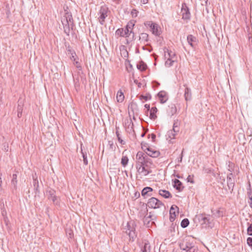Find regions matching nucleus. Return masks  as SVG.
Masks as SVG:
<instances>
[{"label": "nucleus", "mask_w": 252, "mask_h": 252, "mask_svg": "<svg viewBox=\"0 0 252 252\" xmlns=\"http://www.w3.org/2000/svg\"><path fill=\"white\" fill-rule=\"evenodd\" d=\"M68 7L64 9L65 13L61 20L63 31L67 35H69L71 30H73L75 27L74 20L71 13L67 11Z\"/></svg>", "instance_id": "1"}, {"label": "nucleus", "mask_w": 252, "mask_h": 252, "mask_svg": "<svg viewBox=\"0 0 252 252\" xmlns=\"http://www.w3.org/2000/svg\"><path fill=\"white\" fill-rule=\"evenodd\" d=\"M136 224L133 220H130L127 222L126 225L124 228L125 232L129 237L130 240L134 241L137 237L136 232L135 231Z\"/></svg>", "instance_id": "2"}, {"label": "nucleus", "mask_w": 252, "mask_h": 252, "mask_svg": "<svg viewBox=\"0 0 252 252\" xmlns=\"http://www.w3.org/2000/svg\"><path fill=\"white\" fill-rule=\"evenodd\" d=\"M48 199L51 200L54 205H60V197L56 195V191L52 188L48 189L46 191Z\"/></svg>", "instance_id": "3"}, {"label": "nucleus", "mask_w": 252, "mask_h": 252, "mask_svg": "<svg viewBox=\"0 0 252 252\" xmlns=\"http://www.w3.org/2000/svg\"><path fill=\"white\" fill-rule=\"evenodd\" d=\"M145 26L149 27L152 33L156 36H159L161 34L160 31L159 30L160 27L156 23L152 21H146L144 23Z\"/></svg>", "instance_id": "4"}, {"label": "nucleus", "mask_w": 252, "mask_h": 252, "mask_svg": "<svg viewBox=\"0 0 252 252\" xmlns=\"http://www.w3.org/2000/svg\"><path fill=\"white\" fill-rule=\"evenodd\" d=\"M147 206L150 208L158 209L161 206L164 207V204L158 198L152 197L149 199Z\"/></svg>", "instance_id": "5"}, {"label": "nucleus", "mask_w": 252, "mask_h": 252, "mask_svg": "<svg viewBox=\"0 0 252 252\" xmlns=\"http://www.w3.org/2000/svg\"><path fill=\"white\" fill-rule=\"evenodd\" d=\"M181 13L182 19L188 21L191 19V13L190 12L189 8L187 6V4L184 2L182 3L181 7Z\"/></svg>", "instance_id": "6"}, {"label": "nucleus", "mask_w": 252, "mask_h": 252, "mask_svg": "<svg viewBox=\"0 0 252 252\" xmlns=\"http://www.w3.org/2000/svg\"><path fill=\"white\" fill-rule=\"evenodd\" d=\"M109 12L108 7L105 5H102L100 7L99 11V22L101 25H103L105 22V18L108 16V13Z\"/></svg>", "instance_id": "7"}, {"label": "nucleus", "mask_w": 252, "mask_h": 252, "mask_svg": "<svg viewBox=\"0 0 252 252\" xmlns=\"http://www.w3.org/2000/svg\"><path fill=\"white\" fill-rule=\"evenodd\" d=\"M198 219L202 225L205 224L206 227H211L210 225V219L203 214H199Z\"/></svg>", "instance_id": "8"}, {"label": "nucleus", "mask_w": 252, "mask_h": 252, "mask_svg": "<svg viewBox=\"0 0 252 252\" xmlns=\"http://www.w3.org/2000/svg\"><path fill=\"white\" fill-rule=\"evenodd\" d=\"M126 36H124L126 38V44H129L135 39V34L133 31H129L127 29H126Z\"/></svg>", "instance_id": "9"}, {"label": "nucleus", "mask_w": 252, "mask_h": 252, "mask_svg": "<svg viewBox=\"0 0 252 252\" xmlns=\"http://www.w3.org/2000/svg\"><path fill=\"white\" fill-rule=\"evenodd\" d=\"M145 155H146L142 152L139 151L137 152L136 156V167H137V166H138L139 164L141 165L142 163L145 162Z\"/></svg>", "instance_id": "10"}, {"label": "nucleus", "mask_w": 252, "mask_h": 252, "mask_svg": "<svg viewBox=\"0 0 252 252\" xmlns=\"http://www.w3.org/2000/svg\"><path fill=\"white\" fill-rule=\"evenodd\" d=\"M65 47L68 54H70V60L72 61H75L77 55L75 51L71 48L69 43H65Z\"/></svg>", "instance_id": "11"}, {"label": "nucleus", "mask_w": 252, "mask_h": 252, "mask_svg": "<svg viewBox=\"0 0 252 252\" xmlns=\"http://www.w3.org/2000/svg\"><path fill=\"white\" fill-rule=\"evenodd\" d=\"M180 248L183 251H185L187 252H190V250L193 248V244L189 241L186 242V243H180L179 245Z\"/></svg>", "instance_id": "12"}, {"label": "nucleus", "mask_w": 252, "mask_h": 252, "mask_svg": "<svg viewBox=\"0 0 252 252\" xmlns=\"http://www.w3.org/2000/svg\"><path fill=\"white\" fill-rule=\"evenodd\" d=\"M153 191V188L150 187H145L141 191V195L144 198H147L152 195V192Z\"/></svg>", "instance_id": "13"}, {"label": "nucleus", "mask_w": 252, "mask_h": 252, "mask_svg": "<svg viewBox=\"0 0 252 252\" xmlns=\"http://www.w3.org/2000/svg\"><path fill=\"white\" fill-rule=\"evenodd\" d=\"M164 51L165 53L164 57L171 60H176V54L174 52L168 50L167 48H164Z\"/></svg>", "instance_id": "14"}, {"label": "nucleus", "mask_w": 252, "mask_h": 252, "mask_svg": "<svg viewBox=\"0 0 252 252\" xmlns=\"http://www.w3.org/2000/svg\"><path fill=\"white\" fill-rule=\"evenodd\" d=\"M157 95L161 103H164L168 100L167 93L164 91H160Z\"/></svg>", "instance_id": "15"}, {"label": "nucleus", "mask_w": 252, "mask_h": 252, "mask_svg": "<svg viewBox=\"0 0 252 252\" xmlns=\"http://www.w3.org/2000/svg\"><path fill=\"white\" fill-rule=\"evenodd\" d=\"M174 184L173 185L174 188H175L178 191H182L184 189V187L182 183L178 179H175L173 181Z\"/></svg>", "instance_id": "16"}, {"label": "nucleus", "mask_w": 252, "mask_h": 252, "mask_svg": "<svg viewBox=\"0 0 252 252\" xmlns=\"http://www.w3.org/2000/svg\"><path fill=\"white\" fill-rule=\"evenodd\" d=\"M187 41L189 44L192 48H194L195 44L197 42L196 37L192 34H189L187 36Z\"/></svg>", "instance_id": "17"}, {"label": "nucleus", "mask_w": 252, "mask_h": 252, "mask_svg": "<svg viewBox=\"0 0 252 252\" xmlns=\"http://www.w3.org/2000/svg\"><path fill=\"white\" fill-rule=\"evenodd\" d=\"M146 155L152 158H157L160 155V152L158 151L155 150L150 147V149L146 152Z\"/></svg>", "instance_id": "18"}, {"label": "nucleus", "mask_w": 252, "mask_h": 252, "mask_svg": "<svg viewBox=\"0 0 252 252\" xmlns=\"http://www.w3.org/2000/svg\"><path fill=\"white\" fill-rule=\"evenodd\" d=\"M133 126V123L130 117L125 119L124 126L126 128L129 129L130 130H134Z\"/></svg>", "instance_id": "19"}, {"label": "nucleus", "mask_w": 252, "mask_h": 252, "mask_svg": "<svg viewBox=\"0 0 252 252\" xmlns=\"http://www.w3.org/2000/svg\"><path fill=\"white\" fill-rule=\"evenodd\" d=\"M185 87L184 96L186 101H189L191 99V92L189 88L187 87L186 84L184 85Z\"/></svg>", "instance_id": "20"}, {"label": "nucleus", "mask_w": 252, "mask_h": 252, "mask_svg": "<svg viewBox=\"0 0 252 252\" xmlns=\"http://www.w3.org/2000/svg\"><path fill=\"white\" fill-rule=\"evenodd\" d=\"M17 173H18V171H16V173L13 174L12 175V179L11 181V186L13 187V190H16L17 189Z\"/></svg>", "instance_id": "21"}, {"label": "nucleus", "mask_w": 252, "mask_h": 252, "mask_svg": "<svg viewBox=\"0 0 252 252\" xmlns=\"http://www.w3.org/2000/svg\"><path fill=\"white\" fill-rule=\"evenodd\" d=\"M226 180L228 188L229 190H230V192H232L235 186V178H230L229 177V178H226Z\"/></svg>", "instance_id": "22"}, {"label": "nucleus", "mask_w": 252, "mask_h": 252, "mask_svg": "<svg viewBox=\"0 0 252 252\" xmlns=\"http://www.w3.org/2000/svg\"><path fill=\"white\" fill-rule=\"evenodd\" d=\"M159 194L164 198H170L172 197L171 193L165 189H159L158 191Z\"/></svg>", "instance_id": "23"}, {"label": "nucleus", "mask_w": 252, "mask_h": 252, "mask_svg": "<svg viewBox=\"0 0 252 252\" xmlns=\"http://www.w3.org/2000/svg\"><path fill=\"white\" fill-rule=\"evenodd\" d=\"M151 168H146L145 167H141L140 169L139 170H137V171L139 173H142L144 176H147L148 174L152 173V171L150 169Z\"/></svg>", "instance_id": "24"}, {"label": "nucleus", "mask_w": 252, "mask_h": 252, "mask_svg": "<svg viewBox=\"0 0 252 252\" xmlns=\"http://www.w3.org/2000/svg\"><path fill=\"white\" fill-rule=\"evenodd\" d=\"M33 185L34 187V193L36 195L39 194L40 191L39 189V183L37 178H33Z\"/></svg>", "instance_id": "25"}, {"label": "nucleus", "mask_w": 252, "mask_h": 252, "mask_svg": "<svg viewBox=\"0 0 252 252\" xmlns=\"http://www.w3.org/2000/svg\"><path fill=\"white\" fill-rule=\"evenodd\" d=\"M211 212L213 215L217 218H220L222 217L223 215V212L220 208L218 209H212Z\"/></svg>", "instance_id": "26"}, {"label": "nucleus", "mask_w": 252, "mask_h": 252, "mask_svg": "<svg viewBox=\"0 0 252 252\" xmlns=\"http://www.w3.org/2000/svg\"><path fill=\"white\" fill-rule=\"evenodd\" d=\"M169 109L168 110V114L169 115L172 116L175 114L177 112V108L174 104H171L168 106Z\"/></svg>", "instance_id": "27"}, {"label": "nucleus", "mask_w": 252, "mask_h": 252, "mask_svg": "<svg viewBox=\"0 0 252 252\" xmlns=\"http://www.w3.org/2000/svg\"><path fill=\"white\" fill-rule=\"evenodd\" d=\"M170 215L176 216L179 214V208L175 205L171 206L169 212Z\"/></svg>", "instance_id": "28"}, {"label": "nucleus", "mask_w": 252, "mask_h": 252, "mask_svg": "<svg viewBox=\"0 0 252 252\" xmlns=\"http://www.w3.org/2000/svg\"><path fill=\"white\" fill-rule=\"evenodd\" d=\"M158 109L157 107H152V108L150 110V118L152 120H155L157 116L156 115V113L157 112Z\"/></svg>", "instance_id": "29"}, {"label": "nucleus", "mask_w": 252, "mask_h": 252, "mask_svg": "<svg viewBox=\"0 0 252 252\" xmlns=\"http://www.w3.org/2000/svg\"><path fill=\"white\" fill-rule=\"evenodd\" d=\"M137 68L141 71H144L146 70L147 68V64L142 61H141L137 64Z\"/></svg>", "instance_id": "30"}, {"label": "nucleus", "mask_w": 252, "mask_h": 252, "mask_svg": "<svg viewBox=\"0 0 252 252\" xmlns=\"http://www.w3.org/2000/svg\"><path fill=\"white\" fill-rule=\"evenodd\" d=\"M116 97L118 102H122L124 101L125 96L122 90H120L118 91Z\"/></svg>", "instance_id": "31"}, {"label": "nucleus", "mask_w": 252, "mask_h": 252, "mask_svg": "<svg viewBox=\"0 0 252 252\" xmlns=\"http://www.w3.org/2000/svg\"><path fill=\"white\" fill-rule=\"evenodd\" d=\"M126 29L125 28H119L116 31V35L121 37H124L126 36Z\"/></svg>", "instance_id": "32"}, {"label": "nucleus", "mask_w": 252, "mask_h": 252, "mask_svg": "<svg viewBox=\"0 0 252 252\" xmlns=\"http://www.w3.org/2000/svg\"><path fill=\"white\" fill-rule=\"evenodd\" d=\"M139 40H141V41L145 42H147L149 41V35L147 33L143 32L141 33L139 36Z\"/></svg>", "instance_id": "33"}, {"label": "nucleus", "mask_w": 252, "mask_h": 252, "mask_svg": "<svg viewBox=\"0 0 252 252\" xmlns=\"http://www.w3.org/2000/svg\"><path fill=\"white\" fill-rule=\"evenodd\" d=\"M116 135H117V139L119 141V142L121 143V144L122 145H125L126 144V142L125 141H124L122 138H121V134H120L119 132V127L116 126Z\"/></svg>", "instance_id": "34"}, {"label": "nucleus", "mask_w": 252, "mask_h": 252, "mask_svg": "<svg viewBox=\"0 0 252 252\" xmlns=\"http://www.w3.org/2000/svg\"><path fill=\"white\" fill-rule=\"evenodd\" d=\"M177 134H176L174 131H172V130H170L168 131L167 133V139H170L169 141H170L172 139H174L175 138V136Z\"/></svg>", "instance_id": "35"}, {"label": "nucleus", "mask_w": 252, "mask_h": 252, "mask_svg": "<svg viewBox=\"0 0 252 252\" xmlns=\"http://www.w3.org/2000/svg\"><path fill=\"white\" fill-rule=\"evenodd\" d=\"M139 98L141 100L144 99L145 101H147L152 99V95L149 93H148L146 94V95H140L139 96Z\"/></svg>", "instance_id": "36"}, {"label": "nucleus", "mask_w": 252, "mask_h": 252, "mask_svg": "<svg viewBox=\"0 0 252 252\" xmlns=\"http://www.w3.org/2000/svg\"><path fill=\"white\" fill-rule=\"evenodd\" d=\"M81 152L82 155V157L83 158V162L85 165H87L88 164V161L87 159V153L85 152H83V149H82V144H81Z\"/></svg>", "instance_id": "37"}, {"label": "nucleus", "mask_w": 252, "mask_h": 252, "mask_svg": "<svg viewBox=\"0 0 252 252\" xmlns=\"http://www.w3.org/2000/svg\"><path fill=\"white\" fill-rule=\"evenodd\" d=\"M135 25V22L133 21H130L126 26L125 27V29H127L129 31H133V27Z\"/></svg>", "instance_id": "38"}, {"label": "nucleus", "mask_w": 252, "mask_h": 252, "mask_svg": "<svg viewBox=\"0 0 252 252\" xmlns=\"http://www.w3.org/2000/svg\"><path fill=\"white\" fill-rule=\"evenodd\" d=\"M167 61L165 63V65L166 67H169L173 65V63L177 62V60H171L167 58Z\"/></svg>", "instance_id": "39"}, {"label": "nucleus", "mask_w": 252, "mask_h": 252, "mask_svg": "<svg viewBox=\"0 0 252 252\" xmlns=\"http://www.w3.org/2000/svg\"><path fill=\"white\" fill-rule=\"evenodd\" d=\"M227 164H228V170L230 172H233L235 168V164L230 161H228Z\"/></svg>", "instance_id": "40"}, {"label": "nucleus", "mask_w": 252, "mask_h": 252, "mask_svg": "<svg viewBox=\"0 0 252 252\" xmlns=\"http://www.w3.org/2000/svg\"><path fill=\"white\" fill-rule=\"evenodd\" d=\"M189 220L188 219L186 218L182 220L181 223V226L182 228H184L187 227L189 225Z\"/></svg>", "instance_id": "41"}, {"label": "nucleus", "mask_w": 252, "mask_h": 252, "mask_svg": "<svg viewBox=\"0 0 252 252\" xmlns=\"http://www.w3.org/2000/svg\"><path fill=\"white\" fill-rule=\"evenodd\" d=\"M128 162V158L127 156H123L121 159V164L124 167H126Z\"/></svg>", "instance_id": "42"}, {"label": "nucleus", "mask_w": 252, "mask_h": 252, "mask_svg": "<svg viewBox=\"0 0 252 252\" xmlns=\"http://www.w3.org/2000/svg\"><path fill=\"white\" fill-rule=\"evenodd\" d=\"M141 145L142 150L144 151L145 152H146V151L150 149V147L149 146L148 144L146 142H141Z\"/></svg>", "instance_id": "43"}, {"label": "nucleus", "mask_w": 252, "mask_h": 252, "mask_svg": "<svg viewBox=\"0 0 252 252\" xmlns=\"http://www.w3.org/2000/svg\"><path fill=\"white\" fill-rule=\"evenodd\" d=\"M179 127L178 126V122H175L173 124V128L171 129L174 131L176 134L179 131Z\"/></svg>", "instance_id": "44"}, {"label": "nucleus", "mask_w": 252, "mask_h": 252, "mask_svg": "<svg viewBox=\"0 0 252 252\" xmlns=\"http://www.w3.org/2000/svg\"><path fill=\"white\" fill-rule=\"evenodd\" d=\"M145 162L146 163H147V164H148L151 166L153 165L152 160L148 157V156L146 155H145Z\"/></svg>", "instance_id": "45"}, {"label": "nucleus", "mask_w": 252, "mask_h": 252, "mask_svg": "<svg viewBox=\"0 0 252 252\" xmlns=\"http://www.w3.org/2000/svg\"><path fill=\"white\" fill-rule=\"evenodd\" d=\"M148 250L150 251V246L149 243H145L144 247L142 248L141 251L142 252H147Z\"/></svg>", "instance_id": "46"}, {"label": "nucleus", "mask_w": 252, "mask_h": 252, "mask_svg": "<svg viewBox=\"0 0 252 252\" xmlns=\"http://www.w3.org/2000/svg\"><path fill=\"white\" fill-rule=\"evenodd\" d=\"M77 59H76L75 60V61H74V65L76 66V67L79 70H82V66L80 64V63H79V62L78 61V58L77 57Z\"/></svg>", "instance_id": "47"}, {"label": "nucleus", "mask_w": 252, "mask_h": 252, "mask_svg": "<svg viewBox=\"0 0 252 252\" xmlns=\"http://www.w3.org/2000/svg\"><path fill=\"white\" fill-rule=\"evenodd\" d=\"M247 233L249 235L252 236V223H248Z\"/></svg>", "instance_id": "48"}, {"label": "nucleus", "mask_w": 252, "mask_h": 252, "mask_svg": "<svg viewBox=\"0 0 252 252\" xmlns=\"http://www.w3.org/2000/svg\"><path fill=\"white\" fill-rule=\"evenodd\" d=\"M204 171L205 173L207 174H212L214 176H215L214 173V171L211 168H206L204 169Z\"/></svg>", "instance_id": "49"}, {"label": "nucleus", "mask_w": 252, "mask_h": 252, "mask_svg": "<svg viewBox=\"0 0 252 252\" xmlns=\"http://www.w3.org/2000/svg\"><path fill=\"white\" fill-rule=\"evenodd\" d=\"M141 167H145L146 168H151V166L148 164H147V163H146L145 162H143L141 165H140V164H139V166H137V167H136L137 170H139L140 169V168H141Z\"/></svg>", "instance_id": "50"}, {"label": "nucleus", "mask_w": 252, "mask_h": 252, "mask_svg": "<svg viewBox=\"0 0 252 252\" xmlns=\"http://www.w3.org/2000/svg\"><path fill=\"white\" fill-rule=\"evenodd\" d=\"M23 108V104L22 102L18 101L17 106V112H22Z\"/></svg>", "instance_id": "51"}, {"label": "nucleus", "mask_w": 252, "mask_h": 252, "mask_svg": "<svg viewBox=\"0 0 252 252\" xmlns=\"http://www.w3.org/2000/svg\"><path fill=\"white\" fill-rule=\"evenodd\" d=\"M139 13L138 11L135 9H133L131 11V15L132 17H136L137 16L138 13Z\"/></svg>", "instance_id": "52"}, {"label": "nucleus", "mask_w": 252, "mask_h": 252, "mask_svg": "<svg viewBox=\"0 0 252 252\" xmlns=\"http://www.w3.org/2000/svg\"><path fill=\"white\" fill-rule=\"evenodd\" d=\"M1 215L3 217H5L7 219V212H6V211L5 209V208H1Z\"/></svg>", "instance_id": "53"}, {"label": "nucleus", "mask_w": 252, "mask_h": 252, "mask_svg": "<svg viewBox=\"0 0 252 252\" xmlns=\"http://www.w3.org/2000/svg\"><path fill=\"white\" fill-rule=\"evenodd\" d=\"M193 175L192 176V177H191L190 175H189L188 177H187V181L188 182H190L192 184H193L194 183V180L193 179Z\"/></svg>", "instance_id": "54"}, {"label": "nucleus", "mask_w": 252, "mask_h": 252, "mask_svg": "<svg viewBox=\"0 0 252 252\" xmlns=\"http://www.w3.org/2000/svg\"><path fill=\"white\" fill-rule=\"evenodd\" d=\"M247 244L252 247V237H248L247 240Z\"/></svg>", "instance_id": "55"}, {"label": "nucleus", "mask_w": 252, "mask_h": 252, "mask_svg": "<svg viewBox=\"0 0 252 252\" xmlns=\"http://www.w3.org/2000/svg\"><path fill=\"white\" fill-rule=\"evenodd\" d=\"M184 149H183L182 151V153L180 155L179 158H178V162L179 163H181L182 162V159H183V153H184Z\"/></svg>", "instance_id": "56"}, {"label": "nucleus", "mask_w": 252, "mask_h": 252, "mask_svg": "<svg viewBox=\"0 0 252 252\" xmlns=\"http://www.w3.org/2000/svg\"><path fill=\"white\" fill-rule=\"evenodd\" d=\"M154 87H158L160 85V83L157 81H154L152 82Z\"/></svg>", "instance_id": "57"}, {"label": "nucleus", "mask_w": 252, "mask_h": 252, "mask_svg": "<svg viewBox=\"0 0 252 252\" xmlns=\"http://www.w3.org/2000/svg\"><path fill=\"white\" fill-rule=\"evenodd\" d=\"M134 83L137 85L138 88H140L141 87V83L138 82V80L137 79H135L134 80Z\"/></svg>", "instance_id": "58"}, {"label": "nucleus", "mask_w": 252, "mask_h": 252, "mask_svg": "<svg viewBox=\"0 0 252 252\" xmlns=\"http://www.w3.org/2000/svg\"><path fill=\"white\" fill-rule=\"evenodd\" d=\"M229 177L230 178H234V175L232 172H230L227 174L226 178H229Z\"/></svg>", "instance_id": "59"}, {"label": "nucleus", "mask_w": 252, "mask_h": 252, "mask_svg": "<svg viewBox=\"0 0 252 252\" xmlns=\"http://www.w3.org/2000/svg\"><path fill=\"white\" fill-rule=\"evenodd\" d=\"M152 142H154L155 141L156 138V135L154 133H152L151 135Z\"/></svg>", "instance_id": "60"}, {"label": "nucleus", "mask_w": 252, "mask_h": 252, "mask_svg": "<svg viewBox=\"0 0 252 252\" xmlns=\"http://www.w3.org/2000/svg\"><path fill=\"white\" fill-rule=\"evenodd\" d=\"M176 217V216H174V215H170L169 220L170 221H173L175 220Z\"/></svg>", "instance_id": "61"}, {"label": "nucleus", "mask_w": 252, "mask_h": 252, "mask_svg": "<svg viewBox=\"0 0 252 252\" xmlns=\"http://www.w3.org/2000/svg\"><path fill=\"white\" fill-rule=\"evenodd\" d=\"M247 192H252V189L250 184H249V187L247 188Z\"/></svg>", "instance_id": "62"}, {"label": "nucleus", "mask_w": 252, "mask_h": 252, "mask_svg": "<svg viewBox=\"0 0 252 252\" xmlns=\"http://www.w3.org/2000/svg\"><path fill=\"white\" fill-rule=\"evenodd\" d=\"M140 196V194L138 191H136L134 193V197L136 198H139Z\"/></svg>", "instance_id": "63"}, {"label": "nucleus", "mask_w": 252, "mask_h": 252, "mask_svg": "<svg viewBox=\"0 0 252 252\" xmlns=\"http://www.w3.org/2000/svg\"><path fill=\"white\" fill-rule=\"evenodd\" d=\"M248 203L250 205V207L252 209V198H249Z\"/></svg>", "instance_id": "64"}]
</instances>
